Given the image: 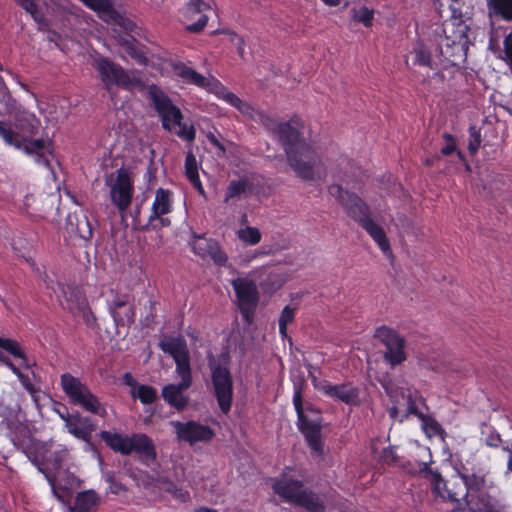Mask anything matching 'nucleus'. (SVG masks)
<instances>
[{"instance_id": "9b49d317", "label": "nucleus", "mask_w": 512, "mask_h": 512, "mask_svg": "<svg viewBox=\"0 0 512 512\" xmlns=\"http://www.w3.org/2000/svg\"><path fill=\"white\" fill-rule=\"evenodd\" d=\"M374 337L386 347L384 359L392 367L401 364L406 359L405 340L396 331L382 326L376 329Z\"/></svg>"}, {"instance_id": "774afa93", "label": "nucleus", "mask_w": 512, "mask_h": 512, "mask_svg": "<svg viewBox=\"0 0 512 512\" xmlns=\"http://www.w3.org/2000/svg\"><path fill=\"white\" fill-rule=\"evenodd\" d=\"M503 452L507 455V469L512 472V442L503 448Z\"/></svg>"}, {"instance_id": "864d4df0", "label": "nucleus", "mask_w": 512, "mask_h": 512, "mask_svg": "<svg viewBox=\"0 0 512 512\" xmlns=\"http://www.w3.org/2000/svg\"><path fill=\"white\" fill-rule=\"evenodd\" d=\"M174 126L178 127L175 133L179 137L189 142H192L195 139V129L193 128V126H187L186 124H183L181 121L180 124H174Z\"/></svg>"}, {"instance_id": "423d86ee", "label": "nucleus", "mask_w": 512, "mask_h": 512, "mask_svg": "<svg viewBox=\"0 0 512 512\" xmlns=\"http://www.w3.org/2000/svg\"><path fill=\"white\" fill-rule=\"evenodd\" d=\"M293 401L298 414L300 431L304 434L311 449L318 454H322L323 444L321 441V421L319 413L312 409L304 412L300 391L295 392Z\"/></svg>"}, {"instance_id": "e2e57ef3", "label": "nucleus", "mask_w": 512, "mask_h": 512, "mask_svg": "<svg viewBox=\"0 0 512 512\" xmlns=\"http://www.w3.org/2000/svg\"><path fill=\"white\" fill-rule=\"evenodd\" d=\"M232 43L237 47L238 54L244 58V40L242 37L233 34L231 37Z\"/></svg>"}, {"instance_id": "de8ad7c7", "label": "nucleus", "mask_w": 512, "mask_h": 512, "mask_svg": "<svg viewBox=\"0 0 512 512\" xmlns=\"http://www.w3.org/2000/svg\"><path fill=\"white\" fill-rule=\"evenodd\" d=\"M238 238L249 245H255L261 240V233L256 227H246L237 232Z\"/></svg>"}, {"instance_id": "7c9ffc66", "label": "nucleus", "mask_w": 512, "mask_h": 512, "mask_svg": "<svg viewBox=\"0 0 512 512\" xmlns=\"http://www.w3.org/2000/svg\"><path fill=\"white\" fill-rule=\"evenodd\" d=\"M187 389L181 383L169 384L163 387L162 397L170 406L181 411L188 405V398L183 394Z\"/></svg>"}, {"instance_id": "4d7b16f0", "label": "nucleus", "mask_w": 512, "mask_h": 512, "mask_svg": "<svg viewBox=\"0 0 512 512\" xmlns=\"http://www.w3.org/2000/svg\"><path fill=\"white\" fill-rule=\"evenodd\" d=\"M443 138L445 139L446 144L444 147L441 148V153L443 155H450L452 152L456 150L455 140L453 136L448 133L443 134Z\"/></svg>"}, {"instance_id": "f8f14e48", "label": "nucleus", "mask_w": 512, "mask_h": 512, "mask_svg": "<svg viewBox=\"0 0 512 512\" xmlns=\"http://www.w3.org/2000/svg\"><path fill=\"white\" fill-rule=\"evenodd\" d=\"M96 68L101 75L102 81L107 85L115 84L125 89H135L142 86L140 79L128 75L119 65L99 58L96 61Z\"/></svg>"}, {"instance_id": "79ce46f5", "label": "nucleus", "mask_w": 512, "mask_h": 512, "mask_svg": "<svg viewBox=\"0 0 512 512\" xmlns=\"http://www.w3.org/2000/svg\"><path fill=\"white\" fill-rule=\"evenodd\" d=\"M488 6L506 20L512 19V0H487Z\"/></svg>"}, {"instance_id": "5701e85b", "label": "nucleus", "mask_w": 512, "mask_h": 512, "mask_svg": "<svg viewBox=\"0 0 512 512\" xmlns=\"http://www.w3.org/2000/svg\"><path fill=\"white\" fill-rule=\"evenodd\" d=\"M212 0H190L186 8V16L189 20H193L196 15L200 14L199 19L187 26V31L192 33L201 32L207 24L208 14L212 12Z\"/></svg>"}, {"instance_id": "c85d7f7f", "label": "nucleus", "mask_w": 512, "mask_h": 512, "mask_svg": "<svg viewBox=\"0 0 512 512\" xmlns=\"http://www.w3.org/2000/svg\"><path fill=\"white\" fill-rule=\"evenodd\" d=\"M461 499H465L470 512H501L498 502L487 494L474 497L470 496L469 492H465L461 493Z\"/></svg>"}, {"instance_id": "4be33fe9", "label": "nucleus", "mask_w": 512, "mask_h": 512, "mask_svg": "<svg viewBox=\"0 0 512 512\" xmlns=\"http://www.w3.org/2000/svg\"><path fill=\"white\" fill-rule=\"evenodd\" d=\"M171 209V192L163 188L157 189L155 193V199L152 205V213L149 216V223L152 224L154 228H156L157 226L153 223L154 221L158 220L161 227L169 226L170 220L162 216L170 213Z\"/></svg>"}, {"instance_id": "473e14b6", "label": "nucleus", "mask_w": 512, "mask_h": 512, "mask_svg": "<svg viewBox=\"0 0 512 512\" xmlns=\"http://www.w3.org/2000/svg\"><path fill=\"white\" fill-rule=\"evenodd\" d=\"M136 451L147 459H155L156 451L153 442L145 434H134L130 437V453Z\"/></svg>"}, {"instance_id": "b1692460", "label": "nucleus", "mask_w": 512, "mask_h": 512, "mask_svg": "<svg viewBox=\"0 0 512 512\" xmlns=\"http://www.w3.org/2000/svg\"><path fill=\"white\" fill-rule=\"evenodd\" d=\"M191 245L194 253L199 255L201 258L205 259L210 257L217 265L226 264L228 258L220 249V246L216 241L198 236L194 239Z\"/></svg>"}, {"instance_id": "052dcab7", "label": "nucleus", "mask_w": 512, "mask_h": 512, "mask_svg": "<svg viewBox=\"0 0 512 512\" xmlns=\"http://www.w3.org/2000/svg\"><path fill=\"white\" fill-rule=\"evenodd\" d=\"M486 444L488 446H491V447H498L500 444H504L502 449L505 447V446H509L510 444H508L507 442H504L499 435H490L487 440H486ZM503 453V456L507 458V455L502 451Z\"/></svg>"}, {"instance_id": "4c0bfd02", "label": "nucleus", "mask_w": 512, "mask_h": 512, "mask_svg": "<svg viewBox=\"0 0 512 512\" xmlns=\"http://www.w3.org/2000/svg\"><path fill=\"white\" fill-rule=\"evenodd\" d=\"M218 95L237 108L242 114L251 116L254 113V109L248 103L243 102L237 95L227 91L224 87L220 88Z\"/></svg>"}, {"instance_id": "1a4fd4ad", "label": "nucleus", "mask_w": 512, "mask_h": 512, "mask_svg": "<svg viewBox=\"0 0 512 512\" xmlns=\"http://www.w3.org/2000/svg\"><path fill=\"white\" fill-rule=\"evenodd\" d=\"M382 386L392 402L388 410L392 419L402 422L409 415L417 413L410 389L399 386L392 380L383 381Z\"/></svg>"}, {"instance_id": "20e7f679", "label": "nucleus", "mask_w": 512, "mask_h": 512, "mask_svg": "<svg viewBox=\"0 0 512 512\" xmlns=\"http://www.w3.org/2000/svg\"><path fill=\"white\" fill-rule=\"evenodd\" d=\"M67 457L63 448L52 450L51 444L35 443L34 452L29 458L54 488L61 473L62 463Z\"/></svg>"}, {"instance_id": "f257e3e1", "label": "nucleus", "mask_w": 512, "mask_h": 512, "mask_svg": "<svg viewBox=\"0 0 512 512\" xmlns=\"http://www.w3.org/2000/svg\"><path fill=\"white\" fill-rule=\"evenodd\" d=\"M302 129L281 145L287 163L297 177L305 181L321 180L327 174L326 166L316 150L305 141Z\"/></svg>"}, {"instance_id": "ea45409f", "label": "nucleus", "mask_w": 512, "mask_h": 512, "mask_svg": "<svg viewBox=\"0 0 512 512\" xmlns=\"http://www.w3.org/2000/svg\"><path fill=\"white\" fill-rule=\"evenodd\" d=\"M95 504L96 495L94 492L79 493L75 500L73 512H89Z\"/></svg>"}, {"instance_id": "a19ab883", "label": "nucleus", "mask_w": 512, "mask_h": 512, "mask_svg": "<svg viewBox=\"0 0 512 512\" xmlns=\"http://www.w3.org/2000/svg\"><path fill=\"white\" fill-rule=\"evenodd\" d=\"M153 483L154 487L165 492H168L177 498H180L182 500L186 498L187 493H184L181 489H178L177 486L172 481L165 477L159 476L153 480Z\"/></svg>"}, {"instance_id": "393cba45", "label": "nucleus", "mask_w": 512, "mask_h": 512, "mask_svg": "<svg viewBox=\"0 0 512 512\" xmlns=\"http://www.w3.org/2000/svg\"><path fill=\"white\" fill-rule=\"evenodd\" d=\"M410 472L424 473L425 476H429L433 484L435 493L443 499H448L453 502H459L461 499V493L452 491L446 487V483L442 479L441 475L437 472H433L427 463H418L417 468H413Z\"/></svg>"}, {"instance_id": "58836bf2", "label": "nucleus", "mask_w": 512, "mask_h": 512, "mask_svg": "<svg viewBox=\"0 0 512 512\" xmlns=\"http://www.w3.org/2000/svg\"><path fill=\"white\" fill-rule=\"evenodd\" d=\"M460 0H435V3L439 2L440 7L438 13L442 18H450L453 20H460L461 11L454 4H457Z\"/></svg>"}, {"instance_id": "603ef678", "label": "nucleus", "mask_w": 512, "mask_h": 512, "mask_svg": "<svg viewBox=\"0 0 512 512\" xmlns=\"http://www.w3.org/2000/svg\"><path fill=\"white\" fill-rule=\"evenodd\" d=\"M412 415H416L422 421L423 428L426 432L431 431L433 434L438 433L441 430V427L438 422H436L433 418L425 416L422 412L417 409V413H413Z\"/></svg>"}, {"instance_id": "a18cd8bd", "label": "nucleus", "mask_w": 512, "mask_h": 512, "mask_svg": "<svg viewBox=\"0 0 512 512\" xmlns=\"http://www.w3.org/2000/svg\"><path fill=\"white\" fill-rule=\"evenodd\" d=\"M0 347L5 349L7 352L12 354L17 358H21L23 360V366L28 368L29 364L25 358L23 351L21 350L19 344L11 339H4L0 337Z\"/></svg>"}, {"instance_id": "37998d69", "label": "nucleus", "mask_w": 512, "mask_h": 512, "mask_svg": "<svg viewBox=\"0 0 512 512\" xmlns=\"http://www.w3.org/2000/svg\"><path fill=\"white\" fill-rule=\"evenodd\" d=\"M131 396L139 398L143 404H151L156 399V389L148 385H138L136 389H132Z\"/></svg>"}, {"instance_id": "aec40b11", "label": "nucleus", "mask_w": 512, "mask_h": 512, "mask_svg": "<svg viewBox=\"0 0 512 512\" xmlns=\"http://www.w3.org/2000/svg\"><path fill=\"white\" fill-rule=\"evenodd\" d=\"M7 429L9 430V437L17 449H21L28 458H31L34 452L32 447L31 431L27 424L23 423L17 418L7 419ZM35 446V444H33Z\"/></svg>"}, {"instance_id": "c756f323", "label": "nucleus", "mask_w": 512, "mask_h": 512, "mask_svg": "<svg viewBox=\"0 0 512 512\" xmlns=\"http://www.w3.org/2000/svg\"><path fill=\"white\" fill-rule=\"evenodd\" d=\"M253 192V183L247 177L231 180L226 188L225 203L236 202Z\"/></svg>"}, {"instance_id": "ddd939ff", "label": "nucleus", "mask_w": 512, "mask_h": 512, "mask_svg": "<svg viewBox=\"0 0 512 512\" xmlns=\"http://www.w3.org/2000/svg\"><path fill=\"white\" fill-rule=\"evenodd\" d=\"M250 117L256 122H259L268 132L273 134L280 145L292 137L299 128H303L301 121L296 117L291 118L286 122H277L276 119L262 111H254Z\"/></svg>"}, {"instance_id": "5fc2aeb1", "label": "nucleus", "mask_w": 512, "mask_h": 512, "mask_svg": "<svg viewBox=\"0 0 512 512\" xmlns=\"http://www.w3.org/2000/svg\"><path fill=\"white\" fill-rule=\"evenodd\" d=\"M71 290H77L73 287H62V294L63 299L60 300L62 306L69 310L70 312H75L74 304H75V297H71L70 291Z\"/></svg>"}, {"instance_id": "412c9836", "label": "nucleus", "mask_w": 512, "mask_h": 512, "mask_svg": "<svg viewBox=\"0 0 512 512\" xmlns=\"http://www.w3.org/2000/svg\"><path fill=\"white\" fill-rule=\"evenodd\" d=\"M272 488L284 501L295 505L305 487L300 480L283 474L273 479Z\"/></svg>"}, {"instance_id": "6e6552de", "label": "nucleus", "mask_w": 512, "mask_h": 512, "mask_svg": "<svg viewBox=\"0 0 512 512\" xmlns=\"http://www.w3.org/2000/svg\"><path fill=\"white\" fill-rule=\"evenodd\" d=\"M459 474L465 484L466 492H479L493 486V482L488 478L489 470L486 461L480 455L469 456L462 463Z\"/></svg>"}, {"instance_id": "6ab92c4d", "label": "nucleus", "mask_w": 512, "mask_h": 512, "mask_svg": "<svg viewBox=\"0 0 512 512\" xmlns=\"http://www.w3.org/2000/svg\"><path fill=\"white\" fill-rule=\"evenodd\" d=\"M86 6L96 11L99 17L106 23L118 25L126 31H131L134 27L125 15L114 9L111 0H81Z\"/></svg>"}, {"instance_id": "6e6d98bb", "label": "nucleus", "mask_w": 512, "mask_h": 512, "mask_svg": "<svg viewBox=\"0 0 512 512\" xmlns=\"http://www.w3.org/2000/svg\"><path fill=\"white\" fill-rule=\"evenodd\" d=\"M0 135L7 143L15 145L18 148L21 147L20 141L16 139V134L10 128H8L5 123L0 128Z\"/></svg>"}, {"instance_id": "bf43d9fd", "label": "nucleus", "mask_w": 512, "mask_h": 512, "mask_svg": "<svg viewBox=\"0 0 512 512\" xmlns=\"http://www.w3.org/2000/svg\"><path fill=\"white\" fill-rule=\"evenodd\" d=\"M17 4L31 16L35 15L39 11L37 3L33 0H20Z\"/></svg>"}, {"instance_id": "13d9d810", "label": "nucleus", "mask_w": 512, "mask_h": 512, "mask_svg": "<svg viewBox=\"0 0 512 512\" xmlns=\"http://www.w3.org/2000/svg\"><path fill=\"white\" fill-rule=\"evenodd\" d=\"M22 385L25 387V389L33 396L35 397V394L37 393L36 387L32 384L31 379L28 375L24 373H20L17 375Z\"/></svg>"}, {"instance_id": "4468645a", "label": "nucleus", "mask_w": 512, "mask_h": 512, "mask_svg": "<svg viewBox=\"0 0 512 512\" xmlns=\"http://www.w3.org/2000/svg\"><path fill=\"white\" fill-rule=\"evenodd\" d=\"M231 283L237 295L241 314L247 322H250L259 299L257 286L247 278H237L232 280Z\"/></svg>"}, {"instance_id": "a211bd4d", "label": "nucleus", "mask_w": 512, "mask_h": 512, "mask_svg": "<svg viewBox=\"0 0 512 512\" xmlns=\"http://www.w3.org/2000/svg\"><path fill=\"white\" fill-rule=\"evenodd\" d=\"M86 6L96 11L99 17L106 23L118 25L126 31H131L134 27L125 15L114 9L111 0H81Z\"/></svg>"}, {"instance_id": "dca6fc26", "label": "nucleus", "mask_w": 512, "mask_h": 512, "mask_svg": "<svg viewBox=\"0 0 512 512\" xmlns=\"http://www.w3.org/2000/svg\"><path fill=\"white\" fill-rule=\"evenodd\" d=\"M170 424L175 429L177 439L179 441L188 442L193 445L197 442L210 441L215 433L207 425H203L196 421L180 422L171 421Z\"/></svg>"}, {"instance_id": "39448f33", "label": "nucleus", "mask_w": 512, "mask_h": 512, "mask_svg": "<svg viewBox=\"0 0 512 512\" xmlns=\"http://www.w3.org/2000/svg\"><path fill=\"white\" fill-rule=\"evenodd\" d=\"M61 386L73 403L82 406L85 410L93 414H97L101 417L106 416V409L79 378L65 373L61 376Z\"/></svg>"}, {"instance_id": "2f4dec72", "label": "nucleus", "mask_w": 512, "mask_h": 512, "mask_svg": "<svg viewBox=\"0 0 512 512\" xmlns=\"http://www.w3.org/2000/svg\"><path fill=\"white\" fill-rule=\"evenodd\" d=\"M295 505L303 507L308 512L325 511L324 500L317 493L307 488H304Z\"/></svg>"}, {"instance_id": "2eb2a0df", "label": "nucleus", "mask_w": 512, "mask_h": 512, "mask_svg": "<svg viewBox=\"0 0 512 512\" xmlns=\"http://www.w3.org/2000/svg\"><path fill=\"white\" fill-rule=\"evenodd\" d=\"M149 95L166 130L171 131L174 124H180V120H182L181 111L172 104L171 100L157 86H150Z\"/></svg>"}, {"instance_id": "8fccbe9b", "label": "nucleus", "mask_w": 512, "mask_h": 512, "mask_svg": "<svg viewBox=\"0 0 512 512\" xmlns=\"http://www.w3.org/2000/svg\"><path fill=\"white\" fill-rule=\"evenodd\" d=\"M482 138L480 134V130L476 126H471L469 128V141H468V150L472 155H475L481 145Z\"/></svg>"}, {"instance_id": "09e8293b", "label": "nucleus", "mask_w": 512, "mask_h": 512, "mask_svg": "<svg viewBox=\"0 0 512 512\" xmlns=\"http://www.w3.org/2000/svg\"><path fill=\"white\" fill-rule=\"evenodd\" d=\"M133 40V38H121L120 45L123 47L125 52L132 58L136 59L139 63H145V56L139 49L135 47V45L133 44Z\"/></svg>"}, {"instance_id": "0e129e2a", "label": "nucleus", "mask_w": 512, "mask_h": 512, "mask_svg": "<svg viewBox=\"0 0 512 512\" xmlns=\"http://www.w3.org/2000/svg\"><path fill=\"white\" fill-rule=\"evenodd\" d=\"M67 427H68V430L70 433H72L73 435L79 437V438H84L85 437V431L81 428H79L78 426H76L75 424H73L70 420H67Z\"/></svg>"}, {"instance_id": "3c124183", "label": "nucleus", "mask_w": 512, "mask_h": 512, "mask_svg": "<svg viewBox=\"0 0 512 512\" xmlns=\"http://www.w3.org/2000/svg\"><path fill=\"white\" fill-rule=\"evenodd\" d=\"M294 315V308H291L290 306L284 307L279 318V330L281 334H286L287 325L293 321Z\"/></svg>"}, {"instance_id": "bb28decb", "label": "nucleus", "mask_w": 512, "mask_h": 512, "mask_svg": "<svg viewBox=\"0 0 512 512\" xmlns=\"http://www.w3.org/2000/svg\"><path fill=\"white\" fill-rule=\"evenodd\" d=\"M405 63L410 69L412 67H421L435 71L434 75L439 76L437 65L433 61L430 51L422 43H417L413 49L407 54Z\"/></svg>"}, {"instance_id": "7ed1b4c3", "label": "nucleus", "mask_w": 512, "mask_h": 512, "mask_svg": "<svg viewBox=\"0 0 512 512\" xmlns=\"http://www.w3.org/2000/svg\"><path fill=\"white\" fill-rule=\"evenodd\" d=\"M208 366L211 372V380L214 395L219 408L223 413H228L232 405L233 380L228 368V361L224 358L217 360L212 354L208 356Z\"/></svg>"}, {"instance_id": "cd10ccee", "label": "nucleus", "mask_w": 512, "mask_h": 512, "mask_svg": "<svg viewBox=\"0 0 512 512\" xmlns=\"http://www.w3.org/2000/svg\"><path fill=\"white\" fill-rule=\"evenodd\" d=\"M323 389L325 394L347 405L356 406L360 404L359 390L350 383L325 385Z\"/></svg>"}, {"instance_id": "c9c22d12", "label": "nucleus", "mask_w": 512, "mask_h": 512, "mask_svg": "<svg viewBox=\"0 0 512 512\" xmlns=\"http://www.w3.org/2000/svg\"><path fill=\"white\" fill-rule=\"evenodd\" d=\"M102 440L114 451L124 455L130 454V438L123 437L120 434H113L108 431L101 432Z\"/></svg>"}, {"instance_id": "49530a36", "label": "nucleus", "mask_w": 512, "mask_h": 512, "mask_svg": "<svg viewBox=\"0 0 512 512\" xmlns=\"http://www.w3.org/2000/svg\"><path fill=\"white\" fill-rule=\"evenodd\" d=\"M351 17L354 21L369 27L372 25L373 11L365 6L351 9Z\"/></svg>"}, {"instance_id": "338daca9", "label": "nucleus", "mask_w": 512, "mask_h": 512, "mask_svg": "<svg viewBox=\"0 0 512 512\" xmlns=\"http://www.w3.org/2000/svg\"><path fill=\"white\" fill-rule=\"evenodd\" d=\"M505 53L512 64V33L505 39Z\"/></svg>"}, {"instance_id": "0eeeda50", "label": "nucleus", "mask_w": 512, "mask_h": 512, "mask_svg": "<svg viewBox=\"0 0 512 512\" xmlns=\"http://www.w3.org/2000/svg\"><path fill=\"white\" fill-rule=\"evenodd\" d=\"M105 184L110 189L111 202L120 212L125 211L131 204L133 196V179L130 171L120 168L105 178Z\"/></svg>"}, {"instance_id": "a878e982", "label": "nucleus", "mask_w": 512, "mask_h": 512, "mask_svg": "<svg viewBox=\"0 0 512 512\" xmlns=\"http://www.w3.org/2000/svg\"><path fill=\"white\" fill-rule=\"evenodd\" d=\"M65 229L71 236L79 237L85 241L92 237V225L88 216L82 210L67 216Z\"/></svg>"}, {"instance_id": "69168bd1", "label": "nucleus", "mask_w": 512, "mask_h": 512, "mask_svg": "<svg viewBox=\"0 0 512 512\" xmlns=\"http://www.w3.org/2000/svg\"><path fill=\"white\" fill-rule=\"evenodd\" d=\"M32 18L36 23L39 24L40 30H45L46 28H48V20L43 15H41L39 11L35 15H33Z\"/></svg>"}, {"instance_id": "e433bc0d", "label": "nucleus", "mask_w": 512, "mask_h": 512, "mask_svg": "<svg viewBox=\"0 0 512 512\" xmlns=\"http://www.w3.org/2000/svg\"><path fill=\"white\" fill-rule=\"evenodd\" d=\"M185 175L192 183V185L198 190L199 193L204 194V189L202 187L199 174H198V164L195 155L189 151L186 154L185 159Z\"/></svg>"}, {"instance_id": "c03bdc74", "label": "nucleus", "mask_w": 512, "mask_h": 512, "mask_svg": "<svg viewBox=\"0 0 512 512\" xmlns=\"http://www.w3.org/2000/svg\"><path fill=\"white\" fill-rule=\"evenodd\" d=\"M178 74L182 78L187 80L189 83L195 84L199 87H205L207 85V79L204 76H202L201 74L197 73L192 68L182 66L179 69Z\"/></svg>"}, {"instance_id": "f03ea898", "label": "nucleus", "mask_w": 512, "mask_h": 512, "mask_svg": "<svg viewBox=\"0 0 512 512\" xmlns=\"http://www.w3.org/2000/svg\"><path fill=\"white\" fill-rule=\"evenodd\" d=\"M328 192L338 201L346 213L368 232L385 254L391 252L390 243L384 230L370 218L368 206L358 195L344 190L338 184L330 185Z\"/></svg>"}, {"instance_id": "f704fd0d", "label": "nucleus", "mask_w": 512, "mask_h": 512, "mask_svg": "<svg viewBox=\"0 0 512 512\" xmlns=\"http://www.w3.org/2000/svg\"><path fill=\"white\" fill-rule=\"evenodd\" d=\"M70 295L71 297H75V312L72 313L81 316L87 325L95 324L96 318L92 313L85 296L79 290H71Z\"/></svg>"}, {"instance_id": "72a5a7b5", "label": "nucleus", "mask_w": 512, "mask_h": 512, "mask_svg": "<svg viewBox=\"0 0 512 512\" xmlns=\"http://www.w3.org/2000/svg\"><path fill=\"white\" fill-rule=\"evenodd\" d=\"M24 150L28 154H33L36 162L47 166L49 165L48 156L50 155V152L48 141L42 139L30 141L24 145Z\"/></svg>"}, {"instance_id": "f3484780", "label": "nucleus", "mask_w": 512, "mask_h": 512, "mask_svg": "<svg viewBox=\"0 0 512 512\" xmlns=\"http://www.w3.org/2000/svg\"><path fill=\"white\" fill-rule=\"evenodd\" d=\"M107 303L117 326L129 325L134 322L135 314L128 294H119L116 290L110 289Z\"/></svg>"}, {"instance_id": "680f3d73", "label": "nucleus", "mask_w": 512, "mask_h": 512, "mask_svg": "<svg viewBox=\"0 0 512 512\" xmlns=\"http://www.w3.org/2000/svg\"><path fill=\"white\" fill-rule=\"evenodd\" d=\"M381 457L386 463H395L397 461V456L391 447L385 448Z\"/></svg>"}, {"instance_id": "9d476101", "label": "nucleus", "mask_w": 512, "mask_h": 512, "mask_svg": "<svg viewBox=\"0 0 512 512\" xmlns=\"http://www.w3.org/2000/svg\"><path fill=\"white\" fill-rule=\"evenodd\" d=\"M161 350L170 354L176 363V373L181 377V384L184 388L192 385V375L190 367L189 353L184 341L180 339H170L159 343Z\"/></svg>"}]
</instances>
